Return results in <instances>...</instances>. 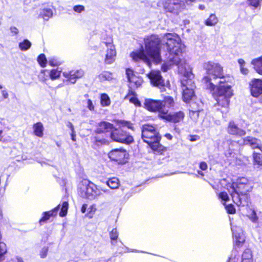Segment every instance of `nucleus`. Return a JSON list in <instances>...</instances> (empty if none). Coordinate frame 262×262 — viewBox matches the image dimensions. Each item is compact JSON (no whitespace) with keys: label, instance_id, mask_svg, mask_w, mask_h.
<instances>
[{"label":"nucleus","instance_id":"obj_20","mask_svg":"<svg viewBox=\"0 0 262 262\" xmlns=\"http://www.w3.org/2000/svg\"><path fill=\"white\" fill-rule=\"evenodd\" d=\"M113 129V126L112 124L107 122H101L99 124L97 132L98 133H101L109 131L112 132Z\"/></svg>","mask_w":262,"mask_h":262},{"label":"nucleus","instance_id":"obj_36","mask_svg":"<svg viewBox=\"0 0 262 262\" xmlns=\"http://www.w3.org/2000/svg\"><path fill=\"white\" fill-rule=\"evenodd\" d=\"M68 207L69 204L67 202L64 201L62 203L61 210L59 213V215L60 216L63 217L66 215L68 209Z\"/></svg>","mask_w":262,"mask_h":262},{"label":"nucleus","instance_id":"obj_29","mask_svg":"<svg viewBox=\"0 0 262 262\" xmlns=\"http://www.w3.org/2000/svg\"><path fill=\"white\" fill-rule=\"evenodd\" d=\"M218 22V19L215 14H211L209 18L205 20V24L208 26H215Z\"/></svg>","mask_w":262,"mask_h":262},{"label":"nucleus","instance_id":"obj_49","mask_svg":"<svg viewBox=\"0 0 262 262\" xmlns=\"http://www.w3.org/2000/svg\"><path fill=\"white\" fill-rule=\"evenodd\" d=\"M94 189V199H95L96 196H99L102 194L99 186L96 185V188Z\"/></svg>","mask_w":262,"mask_h":262},{"label":"nucleus","instance_id":"obj_40","mask_svg":"<svg viewBox=\"0 0 262 262\" xmlns=\"http://www.w3.org/2000/svg\"><path fill=\"white\" fill-rule=\"evenodd\" d=\"M164 102V106L166 105L168 107L173 106L174 104V100L173 98L170 96L165 97Z\"/></svg>","mask_w":262,"mask_h":262},{"label":"nucleus","instance_id":"obj_7","mask_svg":"<svg viewBox=\"0 0 262 262\" xmlns=\"http://www.w3.org/2000/svg\"><path fill=\"white\" fill-rule=\"evenodd\" d=\"M101 45L102 47L104 45L106 48L104 54V62L108 64L113 63L116 58V51L112 38L109 37L106 41H103Z\"/></svg>","mask_w":262,"mask_h":262},{"label":"nucleus","instance_id":"obj_30","mask_svg":"<svg viewBox=\"0 0 262 262\" xmlns=\"http://www.w3.org/2000/svg\"><path fill=\"white\" fill-rule=\"evenodd\" d=\"M239 257V254L236 248L232 250L231 254L229 257L227 262H237Z\"/></svg>","mask_w":262,"mask_h":262},{"label":"nucleus","instance_id":"obj_48","mask_svg":"<svg viewBox=\"0 0 262 262\" xmlns=\"http://www.w3.org/2000/svg\"><path fill=\"white\" fill-rule=\"evenodd\" d=\"M86 106L88 109L90 111H93L95 110V106L92 102V101L90 99H88L86 101Z\"/></svg>","mask_w":262,"mask_h":262},{"label":"nucleus","instance_id":"obj_2","mask_svg":"<svg viewBox=\"0 0 262 262\" xmlns=\"http://www.w3.org/2000/svg\"><path fill=\"white\" fill-rule=\"evenodd\" d=\"M225 188L230 193L233 202L237 206L248 205L249 199L246 194L251 191L252 186L247 178L242 177L238 179L235 183H228Z\"/></svg>","mask_w":262,"mask_h":262},{"label":"nucleus","instance_id":"obj_3","mask_svg":"<svg viewBox=\"0 0 262 262\" xmlns=\"http://www.w3.org/2000/svg\"><path fill=\"white\" fill-rule=\"evenodd\" d=\"M203 67L207 74L203 78V83L205 89L210 91H213L215 88L211 77L213 79L219 78L222 80L228 78L224 76L223 68L219 63L208 61L203 63Z\"/></svg>","mask_w":262,"mask_h":262},{"label":"nucleus","instance_id":"obj_22","mask_svg":"<svg viewBox=\"0 0 262 262\" xmlns=\"http://www.w3.org/2000/svg\"><path fill=\"white\" fill-rule=\"evenodd\" d=\"M253 165L259 169L262 167V155L260 153L254 151L252 154Z\"/></svg>","mask_w":262,"mask_h":262},{"label":"nucleus","instance_id":"obj_32","mask_svg":"<svg viewBox=\"0 0 262 262\" xmlns=\"http://www.w3.org/2000/svg\"><path fill=\"white\" fill-rule=\"evenodd\" d=\"M242 260L253 261L252 251L249 249H246L242 255Z\"/></svg>","mask_w":262,"mask_h":262},{"label":"nucleus","instance_id":"obj_58","mask_svg":"<svg viewBox=\"0 0 262 262\" xmlns=\"http://www.w3.org/2000/svg\"><path fill=\"white\" fill-rule=\"evenodd\" d=\"M86 207H87V205L86 204H83L81 207V212L82 213H84L86 211Z\"/></svg>","mask_w":262,"mask_h":262},{"label":"nucleus","instance_id":"obj_14","mask_svg":"<svg viewBox=\"0 0 262 262\" xmlns=\"http://www.w3.org/2000/svg\"><path fill=\"white\" fill-rule=\"evenodd\" d=\"M231 229L233 232L234 246L238 247L242 246L245 241V237L242 229L239 227L235 226L231 224Z\"/></svg>","mask_w":262,"mask_h":262},{"label":"nucleus","instance_id":"obj_10","mask_svg":"<svg viewBox=\"0 0 262 262\" xmlns=\"http://www.w3.org/2000/svg\"><path fill=\"white\" fill-rule=\"evenodd\" d=\"M147 76L150 79L151 84L155 86L158 87L161 90V92L166 91V87H167L169 84L167 85L165 84L160 71H151Z\"/></svg>","mask_w":262,"mask_h":262},{"label":"nucleus","instance_id":"obj_27","mask_svg":"<svg viewBox=\"0 0 262 262\" xmlns=\"http://www.w3.org/2000/svg\"><path fill=\"white\" fill-rule=\"evenodd\" d=\"M106 184L111 189H117L119 186V180L117 178H112L107 180Z\"/></svg>","mask_w":262,"mask_h":262},{"label":"nucleus","instance_id":"obj_56","mask_svg":"<svg viewBox=\"0 0 262 262\" xmlns=\"http://www.w3.org/2000/svg\"><path fill=\"white\" fill-rule=\"evenodd\" d=\"M67 126L69 127L71 131L74 130V127L72 123L70 122H68L67 123Z\"/></svg>","mask_w":262,"mask_h":262},{"label":"nucleus","instance_id":"obj_12","mask_svg":"<svg viewBox=\"0 0 262 262\" xmlns=\"http://www.w3.org/2000/svg\"><path fill=\"white\" fill-rule=\"evenodd\" d=\"M62 75L67 81L74 84L84 75V72L81 69L65 71L63 72Z\"/></svg>","mask_w":262,"mask_h":262},{"label":"nucleus","instance_id":"obj_42","mask_svg":"<svg viewBox=\"0 0 262 262\" xmlns=\"http://www.w3.org/2000/svg\"><path fill=\"white\" fill-rule=\"evenodd\" d=\"M7 252L6 245L4 243H0V262H1L3 255Z\"/></svg>","mask_w":262,"mask_h":262},{"label":"nucleus","instance_id":"obj_64","mask_svg":"<svg viewBox=\"0 0 262 262\" xmlns=\"http://www.w3.org/2000/svg\"><path fill=\"white\" fill-rule=\"evenodd\" d=\"M198 174H200L202 176H204V173L202 171L198 170Z\"/></svg>","mask_w":262,"mask_h":262},{"label":"nucleus","instance_id":"obj_46","mask_svg":"<svg viewBox=\"0 0 262 262\" xmlns=\"http://www.w3.org/2000/svg\"><path fill=\"white\" fill-rule=\"evenodd\" d=\"M225 208L227 211L229 213L233 214L235 212V209L234 208V206L231 204L225 205Z\"/></svg>","mask_w":262,"mask_h":262},{"label":"nucleus","instance_id":"obj_11","mask_svg":"<svg viewBox=\"0 0 262 262\" xmlns=\"http://www.w3.org/2000/svg\"><path fill=\"white\" fill-rule=\"evenodd\" d=\"M108 157L111 160L119 163H124L126 161V159L127 158L128 154L123 149H114L108 153Z\"/></svg>","mask_w":262,"mask_h":262},{"label":"nucleus","instance_id":"obj_50","mask_svg":"<svg viewBox=\"0 0 262 262\" xmlns=\"http://www.w3.org/2000/svg\"><path fill=\"white\" fill-rule=\"evenodd\" d=\"M129 101L135 104L136 105H139L140 104L139 101L134 96L129 98Z\"/></svg>","mask_w":262,"mask_h":262},{"label":"nucleus","instance_id":"obj_6","mask_svg":"<svg viewBox=\"0 0 262 262\" xmlns=\"http://www.w3.org/2000/svg\"><path fill=\"white\" fill-rule=\"evenodd\" d=\"M158 6H162L164 11L174 15H178L185 8V5L182 0H160Z\"/></svg>","mask_w":262,"mask_h":262},{"label":"nucleus","instance_id":"obj_39","mask_svg":"<svg viewBox=\"0 0 262 262\" xmlns=\"http://www.w3.org/2000/svg\"><path fill=\"white\" fill-rule=\"evenodd\" d=\"M49 74H48V70H41L39 75V79L42 82H45L48 80Z\"/></svg>","mask_w":262,"mask_h":262},{"label":"nucleus","instance_id":"obj_62","mask_svg":"<svg viewBox=\"0 0 262 262\" xmlns=\"http://www.w3.org/2000/svg\"><path fill=\"white\" fill-rule=\"evenodd\" d=\"M195 1V0H185V2L187 4H190L192 2H193Z\"/></svg>","mask_w":262,"mask_h":262},{"label":"nucleus","instance_id":"obj_17","mask_svg":"<svg viewBox=\"0 0 262 262\" xmlns=\"http://www.w3.org/2000/svg\"><path fill=\"white\" fill-rule=\"evenodd\" d=\"M251 95L257 97L262 94V79H253L250 82Z\"/></svg>","mask_w":262,"mask_h":262},{"label":"nucleus","instance_id":"obj_43","mask_svg":"<svg viewBox=\"0 0 262 262\" xmlns=\"http://www.w3.org/2000/svg\"><path fill=\"white\" fill-rule=\"evenodd\" d=\"M262 0H248L249 5L254 8H256L260 6V3Z\"/></svg>","mask_w":262,"mask_h":262},{"label":"nucleus","instance_id":"obj_44","mask_svg":"<svg viewBox=\"0 0 262 262\" xmlns=\"http://www.w3.org/2000/svg\"><path fill=\"white\" fill-rule=\"evenodd\" d=\"M49 248L48 247H43L40 251V256L41 258H45L47 256Z\"/></svg>","mask_w":262,"mask_h":262},{"label":"nucleus","instance_id":"obj_34","mask_svg":"<svg viewBox=\"0 0 262 262\" xmlns=\"http://www.w3.org/2000/svg\"><path fill=\"white\" fill-rule=\"evenodd\" d=\"M238 62L240 66V71L242 74L244 75H247L249 73V70L245 67V61L243 59H239Z\"/></svg>","mask_w":262,"mask_h":262},{"label":"nucleus","instance_id":"obj_18","mask_svg":"<svg viewBox=\"0 0 262 262\" xmlns=\"http://www.w3.org/2000/svg\"><path fill=\"white\" fill-rule=\"evenodd\" d=\"M243 143L250 146L252 149H259L262 152V145L260 141L252 137H247L243 139Z\"/></svg>","mask_w":262,"mask_h":262},{"label":"nucleus","instance_id":"obj_1","mask_svg":"<svg viewBox=\"0 0 262 262\" xmlns=\"http://www.w3.org/2000/svg\"><path fill=\"white\" fill-rule=\"evenodd\" d=\"M144 44V50L142 49L130 53L133 60L136 61L141 60L150 67L151 62L156 63L161 62V47L162 45H165L168 55L167 60L162 66V70L166 72L173 65L178 66L179 73L184 76L181 80L182 98L184 101L189 102L195 97L194 89L195 86L192 81L194 76L191 67L184 59L181 58L184 45L180 37L175 33H166L161 39L158 35H152L145 38Z\"/></svg>","mask_w":262,"mask_h":262},{"label":"nucleus","instance_id":"obj_35","mask_svg":"<svg viewBox=\"0 0 262 262\" xmlns=\"http://www.w3.org/2000/svg\"><path fill=\"white\" fill-rule=\"evenodd\" d=\"M118 124L119 125L120 127H126L129 129H134V127L133 124L125 120H119L118 121Z\"/></svg>","mask_w":262,"mask_h":262},{"label":"nucleus","instance_id":"obj_33","mask_svg":"<svg viewBox=\"0 0 262 262\" xmlns=\"http://www.w3.org/2000/svg\"><path fill=\"white\" fill-rule=\"evenodd\" d=\"M31 46V43L27 39H25L23 41L19 43V47L22 51H26L28 50Z\"/></svg>","mask_w":262,"mask_h":262},{"label":"nucleus","instance_id":"obj_28","mask_svg":"<svg viewBox=\"0 0 262 262\" xmlns=\"http://www.w3.org/2000/svg\"><path fill=\"white\" fill-rule=\"evenodd\" d=\"M52 10L51 9L47 8L41 10L39 13V17L45 20H48L52 16Z\"/></svg>","mask_w":262,"mask_h":262},{"label":"nucleus","instance_id":"obj_57","mask_svg":"<svg viewBox=\"0 0 262 262\" xmlns=\"http://www.w3.org/2000/svg\"><path fill=\"white\" fill-rule=\"evenodd\" d=\"M49 64L52 66H56L59 64L58 62L57 61H54L52 60H50L49 61Z\"/></svg>","mask_w":262,"mask_h":262},{"label":"nucleus","instance_id":"obj_51","mask_svg":"<svg viewBox=\"0 0 262 262\" xmlns=\"http://www.w3.org/2000/svg\"><path fill=\"white\" fill-rule=\"evenodd\" d=\"M200 168L202 170H206L207 169L208 166L206 162H201L200 163Z\"/></svg>","mask_w":262,"mask_h":262},{"label":"nucleus","instance_id":"obj_59","mask_svg":"<svg viewBox=\"0 0 262 262\" xmlns=\"http://www.w3.org/2000/svg\"><path fill=\"white\" fill-rule=\"evenodd\" d=\"M99 188H100V190H101V191L102 193V192H103L104 193H108V192H109V190L108 189H103V188H102L101 187H99Z\"/></svg>","mask_w":262,"mask_h":262},{"label":"nucleus","instance_id":"obj_55","mask_svg":"<svg viewBox=\"0 0 262 262\" xmlns=\"http://www.w3.org/2000/svg\"><path fill=\"white\" fill-rule=\"evenodd\" d=\"M251 220L253 222H255L257 220V217L256 216V213H255V212L254 211H253V212H252V214L251 215Z\"/></svg>","mask_w":262,"mask_h":262},{"label":"nucleus","instance_id":"obj_23","mask_svg":"<svg viewBox=\"0 0 262 262\" xmlns=\"http://www.w3.org/2000/svg\"><path fill=\"white\" fill-rule=\"evenodd\" d=\"M251 64L257 73L262 75V56L254 59L251 61Z\"/></svg>","mask_w":262,"mask_h":262},{"label":"nucleus","instance_id":"obj_25","mask_svg":"<svg viewBox=\"0 0 262 262\" xmlns=\"http://www.w3.org/2000/svg\"><path fill=\"white\" fill-rule=\"evenodd\" d=\"M61 73V70L60 68L54 69L51 70H48V74L52 80L58 79L60 76Z\"/></svg>","mask_w":262,"mask_h":262},{"label":"nucleus","instance_id":"obj_45","mask_svg":"<svg viewBox=\"0 0 262 262\" xmlns=\"http://www.w3.org/2000/svg\"><path fill=\"white\" fill-rule=\"evenodd\" d=\"M219 198L222 199L223 201H227L229 200V196L227 192H222L219 194Z\"/></svg>","mask_w":262,"mask_h":262},{"label":"nucleus","instance_id":"obj_61","mask_svg":"<svg viewBox=\"0 0 262 262\" xmlns=\"http://www.w3.org/2000/svg\"><path fill=\"white\" fill-rule=\"evenodd\" d=\"M199 8L201 10H203L205 9V6L204 5H200L199 6Z\"/></svg>","mask_w":262,"mask_h":262},{"label":"nucleus","instance_id":"obj_47","mask_svg":"<svg viewBox=\"0 0 262 262\" xmlns=\"http://www.w3.org/2000/svg\"><path fill=\"white\" fill-rule=\"evenodd\" d=\"M73 10L77 13H81L84 10V7L82 5H76L73 7Z\"/></svg>","mask_w":262,"mask_h":262},{"label":"nucleus","instance_id":"obj_54","mask_svg":"<svg viewBox=\"0 0 262 262\" xmlns=\"http://www.w3.org/2000/svg\"><path fill=\"white\" fill-rule=\"evenodd\" d=\"M71 139L73 141H74V142L76 141V132L75 131V130L71 131Z\"/></svg>","mask_w":262,"mask_h":262},{"label":"nucleus","instance_id":"obj_53","mask_svg":"<svg viewBox=\"0 0 262 262\" xmlns=\"http://www.w3.org/2000/svg\"><path fill=\"white\" fill-rule=\"evenodd\" d=\"M10 30L12 33H14L15 35L17 34L18 33V30L17 28H16L15 27H11Z\"/></svg>","mask_w":262,"mask_h":262},{"label":"nucleus","instance_id":"obj_31","mask_svg":"<svg viewBox=\"0 0 262 262\" xmlns=\"http://www.w3.org/2000/svg\"><path fill=\"white\" fill-rule=\"evenodd\" d=\"M100 103L102 106H108L111 104V100L106 94H102L100 96Z\"/></svg>","mask_w":262,"mask_h":262},{"label":"nucleus","instance_id":"obj_41","mask_svg":"<svg viewBox=\"0 0 262 262\" xmlns=\"http://www.w3.org/2000/svg\"><path fill=\"white\" fill-rule=\"evenodd\" d=\"M37 61L39 64L42 67H45L47 63V59L45 57V55L43 54H40L37 58Z\"/></svg>","mask_w":262,"mask_h":262},{"label":"nucleus","instance_id":"obj_16","mask_svg":"<svg viewBox=\"0 0 262 262\" xmlns=\"http://www.w3.org/2000/svg\"><path fill=\"white\" fill-rule=\"evenodd\" d=\"M126 74L131 86L138 88L141 85L143 82L142 78L137 76L133 70L130 69H126Z\"/></svg>","mask_w":262,"mask_h":262},{"label":"nucleus","instance_id":"obj_24","mask_svg":"<svg viewBox=\"0 0 262 262\" xmlns=\"http://www.w3.org/2000/svg\"><path fill=\"white\" fill-rule=\"evenodd\" d=\"M33 129L35 135L38 137H42L43 133V126L41 122H37L33 125Z\"/></svg>","mask_w":262,"mask_h":262},{"label":"nucleus","instance_id":"obj_21","mask_svg":"<svg viewBox=\"0 0 262 262\" xmlns=\"http://www.w3.org/2000/svg\"><path fill=\"white\" fill-rule=\"evenodd\" d=\"M59 206L60 205H58L57 207L51 211L43 212V216L39 220L40 224H41L42 223L46 222L51 216L56 215L59 208Z\"/></svg>","mask_w":262,"mask_h":262},{"label":"nucleus","instance_id":"obj_26","mask_svg":"<svg viewBox=\"0 0 262 262\" xmlns=\"http://www.w3.org/2000/svg\"><path fill=\"white\" fill-rule=\"evenodd\" d=\"M97 78L100 81H104L105 80L110 81L113 79L112 74L108 71H104L98 75Z\"/></svg>","mask_w":262,"mask_h":262},{"label":"nucleus","instance_id":"obj_63","mask_svg":"<svg viewBox=\"0 0 262 262\" xmlns=\"http://www.w3.org/2000/svg\"><path fill=\"white\" fill-rule=\"evenodd\" d=\"M17 262H24L22 258L20 257H17Z\"/></svg>","mask_w":262,"mask_h":262},{"label":"nucleus","instance_id":"obj_37","mask_svg":"<svg viewBox=\"0 0 262 262\" xmlns=\"http://www.w3.org/2000/svg\"><path fill=\"white\" fill-rule=\"evenodd\" d=\"M118 236V232L117 231V229H116V228L113 229L110 233V237L111 240L112 241V245H115V243L116 242L115 241H116L117 239Z\"/></svg>","mask_w":262,"mask_h":262},{"label":"nucleus","instance_id":"obj_19","mask_svg":"<svg viewBox=\"0 0 262 262\" xmlns=\"http://www.w3.org/2000/svg\"><path fill=\"white\" fill-rule=\"evenodd\" d=\"M227 132L229 134L238 136H243L246 134V132L239 128L233 121L229 122Z\"/></svg>","mask_w":262,"mask_h":262},{"label":"nucleus","instance_id":"obj_13","mask_svg":"<svg viewBox=\"0 0 262 262\" xmlns=\"http://www.w3.org/2000/svg\"><path fill=\"white\" fill-rule=\"evenodd\" d=\"M159 117L165 119L166 121L173 123H178L183 120L185 114L182 111L175 112L172 114H167L166 113H162Z\"/></svg>","mask_w":262,"mask_h":262},{"label":"nucleus","instance_id":"obj_15","mask_svg":"<svg viewBox=\"0 0 262 262\" xmlns=\"http://www.w3.org/2000/svg\"><path fill=\"white\" fill-rule=\"evenodd\" d=\"M145 107L149 111L160 112L159 115L164 113L162 110L164 106L163 102L160 100L147 99L144 102Z\"/></svg>","mask_w":262,"mask_h":262},{"label":"nucleus","instance_id":"obj_60","mask_svg":"<svg viewBox=\"0 0 262 262\" xmlns=\"http://www.w3.org/2000/svg\"><path fill=\"white\" fill-rule=\"evenodd\" d=\"M165 136L169 140H171L172 136L169 134H166Z\"/></svg>","mask_w":262,"mask_h":262},{"label":"nucleus","instance_id":"obj_38","mask_svg":"<svg viewBox=\"0 0 262 262\" xmlns=\"http://www.w3.org/2000/svg\"><path fill=\"white\" fill-rule=\"evenodd\" d=\"M199 111H190L189 112V117L194 123H195L199 118Z\"/></svg>","mask_w":262,"mask_h":262},{"label":"nucleus","instance_id":"obj_52","mask_svg":"<svg viewBox=\"0 0 262 262\" xmlns=\"http://www.w3.org/2000/svg\"><path fill=\"white\" fill-rule=\"evenodd\" d=\"M2 95L4 99H7L9 97V94L7 90H3L1 92Z\"/></svg>","mask_w":262,"mask_h":262},{"label":"nucleus","instance_id":"obj_5","mask_svg":"<svg viewBox=\"0 0 262 262\" xmlns=\"http://www.w3.org/2000/svg\"><path fill=\"white\" fill-rule=\"evenodd\" d=\"M142 137L143 141L154 150L159 151L162 150L163 147L159 143L161 137L153 126L144 125L142 129Z\"/></svg>","mask_w":262,"mask_h":262},{"label":"nucleus","instance_id":"obj_9","mask_svg":"<svg viewBox=\"0 0 262 262\" xmlns=\"http://www.w3.org/2000/svg\"><path fill=\"white\" fill-rule=\"evenodd\" d=\"M95 188L96 185L85 180L79 184L78 193L83 198L94 199V189Z\"/></svg>","mask_w":262,"mask_h":262},{"label":"nucleus","instance_id":"obj_4","mask_svg":"<svg viewBox=\"0 0 262 262\" xmlns=\"http://www.w3.org/2000/svg\"><path fill=\"white\" fill-rule=\"evenodd\" d=\"M229 77L224 80H220L217 85H215L214 90L210 92L212 93L217 104L226 109L227 112L229 105L230 99L233 96V90L231 86L229 84Z\"/></svg>","mask_w":262,"mask_h":262},{"label":"nucleus","instance_id":"obj_8","mask_svg":"<svg viewBox=\"0 0 262 262\" xmlns=\"http://www.w3.org/2000/svg\"><path fill=\"white\" fill-rule=\"evenodd\" d=\"M110 137L114 141L127 144L132 143L134 141L131 135L121 129L114 128L112 130Z\"/></svg>","mask_w":262,"mask_h":262}]
</instances>
